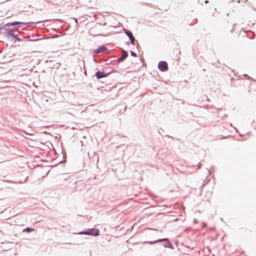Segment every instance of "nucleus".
<instances>
[{
	"label": "nucleus",
	"mask_w": 256,
	"mask_h": 256,
	"mask_svg": "<svg viewBox=\"0 0 256 256\" xmlns=\"http://www.w3.org/2000/svg\"><path fill=\"white\" fill-rule=\"evenodd\" d=\"M166 242L164 243L163 244V246L166 248H169L170 249L173 250L174 248V246L170 242V240L168 238H160L157 240H155L154 241H145L143 242V244H154L158 242Z\"/></svg>",
	"instance_id": "obj_1"
},
{
	"label": "nucleus",
	"mask_w": 256,
	"mask_h": 256,
	"mask_svg": "<svg viewBox=\"0 0 256 256\" xmlns=\"http://www.w3.org/2000/svg\"><path fill=\"white\" fill-rule=\"evenodd\" d=\"M5 36L7 38L12 37L15 40H21V38H19L16 34H14V30L12 28H5Z\"/></svg>",
	"instance_id": "obj_2"
},
{
	"label": "nucleus",
	"mask_w": 256,
	"mask_h": 256,
	"mask_svg": "<svg viewBox=\"0 0 256 256\" xmlns=\"http://www.w3.org/2000/svg\"><path fill=\"white\" fill-rule=\"evenodd\" d=\"M158 70L162 72L166 71L168 68L167 62L164 60L158 62Z\"/></svg>",
	"instance_id": "obj_3"
},
{
	"label": "nucleus",
	"mask_w": 256,
	"mask_h": 256,
	"mask_svg": "<svg viewBox=\"0 0 256 256\" xmlns=\"http://www.w3.org/2000/svg\"><path fill=\"white\" fill-rule=\"evenodd\" d=\"M124 34L128 36L129 38V40H130V44H134V40L135 38L134 36H133L132 33L128 30L124 29Z\"/></svg>",
	"instance_id": "obj_4"
},
{
	"label": "nucleus",
	"mask_w": 256,
	"mask_h": 256,
	"mask_svg": "<svg viewBox=\"0 0 256 256\" xmlns=\"http://www.w3.org/2000/svg\"><path fill=\"white\" fill-rule=\"evenodd\" d=\"M108 73H105L104 71H97L95 73V76L98 80L106 77Z\"/></svg>",
	"instance_id": "obj_5"
},
{
	"label": "nucleus",
	"mask_w": 256,
	"mask_h": 256,
	"mask_svg": "<svg viewBox=\"0 0 256 256\" xmlns=\"http://www.w3.org/2000/svg\"><path fill=\"white\" fill-rule=\"evenodd\" d=\"M122 55L117 60L118 63H120L124 61L128 55V52L124 49H122Z\"/></svg>",
	"instance_id": "obj_6"
},
{
	"label": "nucleus",
	"mask_w": 256,
	"mask_h": 256,
	"mask_svg": "<svg viewBox=\"0 0 256 256\" xmlns=\"http://www.w3.org/2000/svg\"><path fill=\"white\" fill-rule=\"evenodd\" d=\"M108 50L107 47L105 45L100 46L97 49L94 50L93 52L96 54L99 53L104 52Z\"/></svg>",
	"instance_id": "obj_7"
},
{
	"label": "nucleus",
	"mask_w": 256,
	"mask_h": 256,
	"mask_svg": "<svg viewBox=\"0 0 256 256\" xmlns=\"http://www.w3.org/2000/svg\"><path fill=\"white\" fill-rule=\"evenodd\" d=\"M30 22H20L18 21H14L12 22H8L5 24L6 26H14L17 24H24L26 25V24H30Z\"/></svg>",
	"instance_id": "obj_8"
},
{
	"label": "nucleus",
	"mask_w": 256,
	"mask_h": 256,
	"mask_svg": "<svg viewBox=\"0 0 256 256\" xmlns=\"http://www.w3.org/2000/svg\"><path fill=\"white\" fill-rule=\"evenodd\" d=\"M88 232L90 233L89 236H96L100 234V231L97 228H90Z\"/></svg>",
	"instance_id": "obj_9"
},
{
	"label": "nucleus",
	"mask_w": 256,
	"mask_h": 256,
	"mask_svg": "<svg viewBox=\"0 0 256 256\" xmlns=\"http://www.w3.org/2000/svg\"><path fill=\"white\" fill-rule=\"evenodd\" d=\"M90 233L88 232V230H85L80 231L78 233V234H84V235H88L89 236V234Z\"/></svg>",
	"instance_id": "obj_10"
},
{
	"label": "nucleus",
	"mask_w": 256,
	"mask_h": 256,
	"mask_svg": "<svg viewBox=\"0 0 256 256\" xmlns=\"http://www.w3.org/2000/svg\"><path fill=\"white\" fill-rule=\"evenodd\" d=\"M34 230V229L32 228L27 227L23 230V232L30 233Z\"/></svg>",
	"instance_id": "obj_11"
},
{
	"label": "nucleus",
	"mask_w": 256,
	"mask_h": 256,
	"mask_svg": "<svg viewBox=\"0 0 256 256\" xmlns=\"http://www.w3.org/2000/svg\"><path fill=\"white\" fill-rule=\"evenodd\" d=\"M130 54H131L132 56L134 57H136L137 56V54L135 52L130 50Z\"/></svg>",
	"instance_id": "obj_12"
},
{
	"label": "nucleus",
	"mask_w": 256,
	"mask_h": 256,
	"mask_svg": "<svg viewBox=\"0 0 256 256\" xmlns=\"http://www.w3.org/2000/svg\"><path fill=\"white\" fill-rule=\"evenodd\" d=\"M70 19H71L72 20H74V22H75V23H76V26H77V24H78V20H77L76 18H71Z\"/></svg>",
	"instance_id": "obj_13"
},
{
	"label": "nucleus",
	"mask_w": 256,
	"mask_h": 256,
	"mask_svg": "<svg viewBox=\"0 0 256 256\" xmlns=\"http://www.w3.org/2000/svg\"><path fill=\"white\" fill-rule=\"evenodd\" d=\"M206 226V224L205 222L202 223V227L205 228Z\"/></svg>",
	"instance_id": "obj_14"
},
{
	"label": "nucleus",
	"mask_w": 256,
	"mask_h": 256,
	"mask_svg": "<svg viewBox=\"0 0 256 256\" xmlns=\"http://www.w3.org/2000/svg\"><path fill=\"white\" fill-rule=\"evenodd\" d=\"M244 76H246V77H248V78H249V79H250V78H250V76H248V74H244Z\"/></svg>",
	"instance_id": "obj_15"
},
{
	"label": "nucleus",
	"mask_w": 256,
	"mask_h": 256,
	"mask_svg": "<svg viewBox=\"0 0 256 256\" xmlns=\"http://www.w3.org/2000/svg\"><path fill=\"white\" fill-rule=\"evenodd\" d=\"M194 223H196H196H198V220H197L196 219H194Z\"/></svg>",
	"instance_id": "obj_16"
},
{
	"label": "nucleus",
	"mask_w": 256,
	"mask_h": 256,
	"mask_svg": "<svg viewBox=\"0 0 256 256\" xmlns=\"http://www.w3.org/2000/svg\"><path fill=\"white\" fill-rule=\"evenodd\" d=\"M208 0H205V3H206H206H208Z\"/></svg>",
	"instance_id": "obj_17"
},
{
	"label": "nucleus",
	"mask_w": 256,
	"mask_h": 256,
	"mask_svg": "<svg viewBox=\"0 0 256 256\" xmlns=\"http://www.w3.org/2000/svg\"><path fill=\"white\" fill-rule=\"evenodd\" d=\"M204 185H205V183L204 182V183H203L202 186V187L204 186Z\"/></svg>",
	"instance_id": "obj_18"
},
{
	"label": "nucleus",
	"mask_w": 256,
	"mask_h": 256,
	"mask_svg": "<svg viewBox=\"0 0 256 256\" xmlns=\"http://www.w3.org/2000/svg\"><path fill=\"white\" fill-rule=\"evenodd\" d=\"M2 52V50H0V54H1Z\"/></svg>",
	"instance_id": "obj_19"
},
{
	"label": "nucleus",
	"mask_w": 256,
	"mask_h": 256,
	"mask_svg": "<svg viewBox=\"0 0 256 256\" xmlns=\"http://www.w3.org/2000/svg\"><path fill=\"white\" fill-rule=\"evenodd\" d=\"M234 128L236 130V132H238V130L236 128Z\"/></svg>",
	"instance_id": "obj_20"
},
{
	"label": "nucleus",
	"mask_w": 256,
	"mask_h": 256,
	"mask_svg": "<svg viewBox=\"0 0 256 256\" xmlns=\"http://www.w3.org/2000/svg\"><path fill=\"white\" fill-rule=\"evenodd\" d=\"M138 46H136V48H138Z\"/></svg>",
	"instance_id": "obj_21"
}]
</instances>
